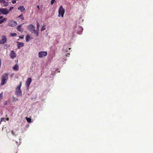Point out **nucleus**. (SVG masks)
Returning a JSON list of instances; mask_svg holds the SVG:
<instances>
[{"mask_svg":"<svg viewBox=\"0 0 153 153\" xmlns=\"http://www.w3.org/2000/svg\"><path fill=\"white\" fill-rule=\"evenodd\" d=\"M19 38L20 39H23L24 38V36H23V37H21V36H20L19 37Z\"/></svg>","mask_w":153,"mask_h":153,"instance_id":"34","label":"nucleus"},{"mask_svg":"<svg viewBox=\"0 0 153 153\" xmlns=\"http://www.w3.org/2000/svg\"><path fill=\"white\" fill-rule=\"evenodd\" d=\"M17 24L16 21L13 20H10L9 21L8 26L13 27L16 26Z\"/></svg>","mask_w":153,"mask_h":153,"instance_id":"5","label":"nucleus"},{"mask_svg":"<svg viewBox=\"0 0 153 153\" xmlns=\"http://www.w3.org/2000/svg\"><path fill=\"white\" fill-rule=\"evenodd\" d=\"M39 57V58H42L45 56L47 55V53L46 51H40L38 53Z\"/></svg>","mask_w":153,"mask_h":153,"instance_id":"6","label":"nucleus"},{"mask_svg":"<svg viewBox=\"0 0 153 153\" xmlns=\"http://www.w3.org/2000/svg\"><path fill=\"white\" fill-rule=\"evenodd\" d=\"M3 4L5 6H7L8 5V3L7 2H6L4 0H3Z\"/></svg>","mask_w":153,"mask_h":153,"instance_id":"17","label":"nucleus"},{"mask_svg":"<svg viewBox=\"0 0 153 153\" xmlns=\"http://www.w3.org/2000/svg\"><path fill=\"white\" fill-rule=\"evenodd\" d=\"M3 0H0V2L3 3Z\"/></svg>","mask_w":153,"mask_h":153,"instance_id":"38","label":"nucleus"},{"mask_svg":"<svg viewBox=\"0 0 153 153\" xmlns=\"http://www.w3.org/2000/svg\"><path fill=\"white\" fill-rule=\"evenodd\" d=\"M3 16H0V19H3Z\"/></svg>","mask_w":153,"mask_h":153,"instance_id":"36","label":"nucleus"},{"mask_svg":"<svg viewBox=\"0 0 153 153\" xmlns=\"http://www.w3.org/2000/svg\"><path fill=\"white\" fill-rule=\"evenodd\" d=\"M11 36H15L17 35V34L16 33H11Z\"/></svg>","mask_w":153,"mask_h":153,"instance_id":"22","label":"nucleus"},{"mask_svg":"<svg viewBox=\"0 0 153 153\" xmlns=\"http://www.w3.org/2000/svg\"><path fill=\"white\" fill-rule=\"evenodd\" d=\"M30 38V37L29 35H27L26 38V40L27 42L29 41V39Z\"/></svg>","mask_w":153,"mask_h":153,"instance_id":"20","label":"nucleus"},{"mask_svg":"<svg viewBox=\"0 0 153 153\" xmlns=\"http://www.w3.org/2000/svg\"><path fill=\"white\" fill-rule=\"evenodd\" d=\"M3 98V93L0 94V101H1Z\"/></svg>","mask_w":153,"mask_h":153,"instance_id":"23","label":"nucleus"},{"mask_svg":"<svg viewBox=\"0 0 153 153\" xmlns=\"http://www.w3.org/2000/svg\"><path fill=\"white\" fill-rule=\"evenodd\" d=\"M12 3L13 4H15V3H16V1L15 0H14V1H12Z\"/></svg>","mask_w":153,"mask_h":153,"instance_id":"29","label":"nucleus"},{"mask_svg":"<svg viewBox=\"0 0 153 153\" xmlns=\"http://www.w3.org/2000/svg\"><path fill=\"white\" fill-rule=\"evenodd\" d=\"M26 120L27 122L30 123L31 122V119L30 118L26 117Z\"/></svg>","mask_w":153,"mask_h":153,"instance_id":"21","label":"nucleus"},{"mask_svg":"<svg viewBox=\"0 0 153 153\" xmlns=\"http://www.w3.org/2000/svg\"><path fill=\"white\" fill-rule=\"evenodd\" d=\"M0 12L2 14L6 15L8 14L9 11L7 8H0Z\"/></svg>","mask_w":153,"mask_h":153,"instance_id":"7","label":"nucleus"},{"mask_svg":"<svg viewBox=\"0 0 153 153\" xmlns=\"http://www.w3.org/2000/svg\"><path fill=\"white\" fill-rule=\"evenodd\" d=\"M19 67L17 64H16L13 67V69L15 71H18L19 70Z\"/></svg>","mask_w":153,"mask_h":153,"instance_id":"15","label":"nucleus"},{"mask_svg":"<svg viewBox=\"0 0 153 153\" xmlns=\"http://www.w3.org/2000/svg\"><path fill=\"white\" fill-rule=\"evenodd\" d=\"M55 1V0H52L51 1V4L53 5Z\"/></svg>","mask_w":153,"mask_h":153,"instance_id":"27","label":"nucleus"},{"mask_svg":"<svg viewBox=\"0 0 153 153\" xmlns=\"http://www.w3.org/2000/svg\"><path fill=\"white\" fill-rule=\"evenodd\" d=\"M36 25H37V30H36V31H38V30H39V25L38 22H37Z\"/></svg>","mask_w":153,"mask_h":153,"instance_id":"19","label":"nucleus"},{"mask_svg":"<svg viewBox=\"0 0 153 153\" xmlns=\"http://www.w3.org/2000/svg\"><path fill=\"white\" fill-rule=\"evenodd\" d=\"M7 20V19L6 18H4V19H2L0 20V24L2 23L4 21H6Z\"/></svg>","mask_w":153,"mask_h":153,"instance_id":"16","label":"nucleus"},{"mask_svg":"<svg viewBox=\"0 0 153 153\" xmlns=\"http://www.w3.org/2000/svg\"><path fill=\"white\" fill-rule=\"evenodd\" d=\"M1 59H0V68H1Z\"/></svg>","mask_w":153,"mask_h":153,"instance_id":"35","label":"nucleus"},{"mask_svg":"<svg viewBox=\"0 0 153 153\" xmlns=\"http://www.w3.org/2000/svg\"><path fill=\"white\" fill-rule=\"evenodd\" d=\"M45 29H46V28H45V26H43L42 27V28H41V31H43V30H45Z\"/></svg>","mask_w":153,"mask_h":153,"instance_id":"24","label":"nucleus"},{"mask_svg":"<svg viewBox=\"0 0 153 153\" xmlns=\"http://www.w3.org/2000/svg\"><path fill=\"white\" fill-rule=\"evenodd\" d=\"M10 56L11 59H14L16 56V55L15 51L13 50H12L11 51Z\"/></svg>","mask_w":153,"mask_h":153,"instance_id":"9","label":"nucleus"},{"mask_svg":"<svg viewBox=\"0 0 153 153\" xmlns=\"http://www.w3.org/2000/svg\"><path fill=\"white\" fill-rule=\"evenodd\" d=\"M1 13L0 12V15L1 14Z\"/></svg>","mask_w":153,"mask_h":153,"instance_id":"39","label":"nucleus"},{"mask_svg":"<svg viewBox=\"0 0 153 153\" xmlns=\"http://www.w3.org/2000/svg\"><path fill=\"white\" fill-rule=\"evenodd\" d=\"M11 133L13 135H17V134H15L13 131H11Z\"/></svg>","mask_w":153,"mask_h":153,"instance_id":"28","label":"nucleus"},{"mask_svg":"<svg viewBox=\"0 0 153 153\" xmlns=\"http://www.w3.org/2000/svg\"><path fill=\"white\" fill-rule=\"evenodd\" d=\"M27 28L32 33H34L36 34L37 37L38 36L39 33L38 31L35 30V27L33 25H29L27 27Z\"/></svg>","mask_w":153,"mask_h":153,"instance_id":"2","label":"nucleus"},{"mask_svg":"<svg viewBox=\"0 0 153 153\" xmlns=\"http://www.w3.org/2000/svg\"><path fill=\"white\" fill-rule=\"evenodd\" d=\"M31 81H32V79H31V78H28L26 82V83H25L26 85L28 87H29V86L30 85V83L31 82Z\"/></svg>","mask_w":153,"mask_h":153,"instance_id":"11","label":"nucleus"},{"mask_svg":"<svg viewBox=\"0 0 153 153\" xmlns=\"http://www.w3.org/2000/svg\"><path fill=\"white\" fill-rule=\"evenodd\" d=\"M18 18H20L21 19H22V20H24V17L23 16V15L22 14H21L19 16Z\"/></svg>","mask_w":153,"mask_h":153,"instance_id":"18","label":"nucleus"},{"mask_svg":"<svg viewBox=\"0 0 153 153\" xmlns=\"http://www.w3.org/2000/svg\"><path fill=\"white\" fill-rule=\"evenodd\" d=\"M7 101H6L4 102V105H7Z\"/></svg>","mask_w":153,"mask_h":153,"instance_id":"30","label":"nucleus"},{"mask_svg":"<svg viewBox=\"0 0 153 153\" xmlns=\"http://www.w3.org/2000/svg\"><path fill=\"white\" fill-rule=\"evenodd\" d=\"M2 121L5 122V118H1V122Z\"/></svg>","mask_w":153,"mask_h":153,"instance_id":"26","label":"nucleus"},{"mask_svg":"<svg viewBox=\"0 0 153 153\" xmlns=\"http://www.w3.org/2000/svg\"><path fill=\"white\" fill-rule=\"evenodd\" d=\"M22 24H21L18 25L17 27V30L21 32H23V30L22 29Z\"/></svg>","mask_w":153,"mask_h":153,"instance_id":"14","label":"nucleus"},{"mask_svg":"<svg viewBox=\"0 0 153 153\" xmlns=\"http://www.w3.org/2000/svg\"><path fill=\"white\" fill-rule=\"evenodd\" d=\"M18 10H20L21 12H22L25 11V9L24 7L23 6H20L18 8Z\"/></svg>","mask_w":153,"mask_h":153,"instance_id":"13","label":"nucleus"},{"mask_svg":"<svg viewBox=\"0 0 153 153\" xmlns=\"http://www.w3.org/2000/svg\"><path fill=\"white\" fill-rule=\"evenodd\" d=\"M13 8V7H10L9 9V11H10L12 10Z\"/></svg>","mask_w":153,"mask_h":153,"instance_id":"31","label":"nucleus"},{"mask_svg":"<svg viewBox=\"0 0 153 153\" xmlns=\"http://www.w3.org/2000/svg\"><path fill=\"white\" fill-rule=\"evenodd\" d=\"M18 100V99L15 98V97H13V101L14 102H16V101Z\"/></svg>","mask_w":153,"mask_h":153,"instance_id":"25","label":"nucleus"},{"mask_svg":"<svg viewBox=\"0 0 153 153\" xmlns=\"http://www.w3.org/2000/svg\"><path fill=\"white\" fill-rule=\"evenodd\" d=\"M8 73H5L1 77V81L0 85H3L6 84L7 80L8 78Z\"/></svg>","mask_w":153,"mask_h":153,"instance_id":"1","label":"nucleus"},{"mask_svg":"<svg viewBox=\"0 0 153 153\" xmlns=\"http://www.w3.org/2000/svg\"><path fill=\"white\" fill-rule=\"evenodd\" d=\"M7 121H8L9 120V118H7L6 119H5Z\"/></svg>","mask_w":153,"mask_h":153,"instance_id":"37","label":"nucleus"},{"mask_svg":"<svg viewBox=\"0 0 153 153\" xmlns=\"http://www.w3.org/2000/svg\"><path fill=\"white\" fill-rule=\"evenodd\" d=\"M17 47L18 49H20L21 47H23L24 46V43L23 42H17Z\"/></svg>","mask_w":153,"mask_h":153,"instance_id":"12","label":"nucleus"},{"mask_svg":"<svg viewBox=\"0 0 153 153\" xmlns=\"http://www.w3.org/2000/svg\"><path fill=\"white\" fill-rule=\"evenodd\" d=\"M37 8H38V10H40V8H39V5H38L37 6Z\"/></svg>","mask_w":153,"mask_h":153,"instance_id":"33","label":"nucleus"},{"mask_svg":"<svg viewBox=\"0 0 153 153\" xmlns=\"http://www.w3.org/2000/svg\"><path fill=\"white\" fill-rule=\"evenodd\" d=\"M83 30V28L82 27L78 26L77 30V33L78 34H81Z\"/></svg>","mask_w":153,"mask_h":153,"instance_id":"10","label":"nucleus"},{"mask_svg":"<svg viewBox=\"0 0 153 153\" xmlns=\"http://www.w3.org/2000/svg\"><path fill=\"white\" fill-rule=\"evenodd\" d=\"M65 13V9L63 8L62 6L61 5L60 6L58 10V16H61L63 17Z\"/></svg>","mask_w":153,"mask_h":153,"instance_id":"4","label":"nucleus"},{"mask_svg":"<svg viewBox=\"0 0 153 153\" xmlns=\"http://www.w3.org/2000/svg\"><path fill=\"white\" fill-rule=\"evenodd\" d=\"M22 85V82H20L19 85L17 86L16 88L15 94L17 96H21L22 94V91L20 89Z\"/></svg>","mask_w":153,"mask_h":153,"instance_id":"3","label":"nucleus"},{"mask_svg":"<svg viewBox=\"0 0 153 153\" xmlns=\"http://www.w3.org/2000/svg\"><path fill=\"white\" fill-rule=\"evenodd\" d=\"M70 53H68L66 55V56L67 57H69V56H70Z\"/></svg>","mask_w":153,"mask_h":153,"instance_id":"32","label":"nucleus"},{"mask_svg":"<svg viewBox=\"0 0 153 153\" xmlns=\"http://www.w3.org/2000/svg\"><path fill=\"white\" fill-rule=\"evenodd\" d=\"M7 41V38L6 36L3 35L1 36V39L0 40V44H3Z\"/></svg>","mask_w":153,"mask_h":153,"instance_id":"8","label":"nucleus"}]
</instances>
